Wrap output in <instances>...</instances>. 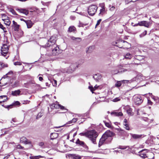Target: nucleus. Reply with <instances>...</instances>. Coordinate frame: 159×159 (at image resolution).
<instances>
[{"label": "nucleus", "instance_id": "obj_10", "mask_svg": "<svg viewBox=\"0 0 159 159\" xmlns=\"http://www.w3.org/2000/svg\"><path fill=\"white\" fill-rule=\"evenodd\" d=\"M20 143H24L25 144H31V142L27 139L25 137H22L20 139Z\"/></svg>", "mask_w": 159, "mask_h": 159}, {"label": "nucleus", "instance_id": "obj_40", "mask_svg": "<svg viewBox=\"0 0 159 159\" xmlns=\"http://www.w3.org/2000/svg\"><path fill=\"white\" fill-rule=\"evenodd\" d=\"M60 52L55 51V50H52V54L53 55L56 56L57 55L60 53Z\"/></svg>", "mask_w": 159, "mask_h": 159}, {"label": "nucleus", "instance_id": "obj_1", "mask_svg": "<svg viewBox=\"0 0 159 159\" xmlns=\"http://www.w3.org/2000/svg\"><path fill=\"white\" fill-rule=\"evenodd\" d=\"M113 133L109 130L106 131L102 135L99 143L100 147L104 143H107L110 142L111 139V137L113 135Z\"/></svg>", "mask_w": 159, "mask_h": 159}, {"label": "nucleus", "instance_id": "obj_22", "mask_svg": "<svg viewBox=\"0 0 159 159\" xmlns=\"http://www.w3.org/2000/svg\"><path fill=\"white\" fill-rule=\"evenodd\" d=\"M2 20L4 21V24L7 25L9 26L11 24V21L10 20L9 17L6 19H2Z\"/></svg>", "mask_w": 159, "mask_h": 159}, {"label": "nucleus", "instance_id": "obj_51", "mask_svg": "<svg viewBox=\"0 0 159 159\" xmlns=\"http://www.w3.org/2000/svg\"><path fill=\"white\" fill-rule=\"evenodd\" d=\"M71 39L73 40H75L76 39H78L79 41H81V39L79 38H75L74 37H72Z\"/></svg>", "mask_w": 159, "mask_h": 159}, {"label": "nucleus", "instance_id": "obj_49", "mask_svg": "<svg viewBox=\"0 0 159 159\" xmlns=\"http://www.w3.org/2000/svg\"><path fill=\"white\" fill-rule=\"evenodd\" d=\"M127 147H128V146H120L118 148L120 149H125L127 148Z\"/></svg>", "mask_w": 159, "mask_h": 159}, {"label": "nucleus", "instance_id": "obj_11", "mask_svg": "<svg viewBox=\"0 0 159 159\" xmlns=\"http://www.w3.org/2000/svg\"><path fill=\"white\" fill-rule=\"evenodd\" d=\"M16 10L19 12L24 14L26 15H27L29 13L28 10L25 9L18 8L16 9Z\"/></svg>", "mask_w": 159, "mask_h": 159}, {"label": "nucleus", "instance_id": "obj_33", "mask_svg": "<svg viewBox=\"0 0 159 159\" xmlns=\"http://www.w3.org/2000/svg\"><path fill=\"white\" fill-rule=\"evenodd\" d=\"M126 111L129 115L130 116L133 115V113L132 112V110L131 108H129L126 110Z\"/></svg>", "mask_w": 159, "mask_h": 159}, {"label": "nucleus", "instance_id": "obj_57", "mask_svg": "<svg viewBox=\"0 0 159 159\" xmlns=\"http://www.w3.org/2000/svg\"><path fill=\"white\" fill-rule=\"evenodd\" d=\"M129 81L128 80H122V83H123V84L127 83L129 82Z\"/></svg>", "mask_w": 159, "mask_h": 159}, {"label": "nucleus", "instance_id": "obj_46", "mask_svg": "<svg viewBox=\"0 0 159 159\" xmlns=\"http://www.w3.org/2000/svg\"><path fill=\"white\" fill-rule=\"evenodd\" d=\"M30 101L28 100H23L21 101V102L23 104H29Z\"/></svg>", "mask_w": 159, "mask_h": 159}, {"label": "nucleus", "instance_id": "obj_61", "mask_svg": "<svg viewBox=\"0 0 159 159\" xmlns=\"http://www.w3.org/2000/svg\"><path fill=\"white\" fill-rule=\"evenodd\" d=\"M77 120V119L76 118H74L72 120V121L73 123H75L76 122Z\"/></svg>", "mask_w": 159, "mask_h": 159}, {"label": "nucleus", "instance_id": "obj_30", "mask_svg": "<svg viewBox=\"0 0 159 159\" xmlns=\"http://www.w3.org/2000/svg\"><path fill=\"white\" fill-rule=\"evenodd\" d=\"M132 55L129 53H127L125 55V58L128 59H130L132 57Z\"/></svg>", "mask_w": 159, "mask_h": 159}, {"label": "nucleus", "instance_id": "obj_50", "mask_svg": "<svg viewBox=\"0 0 159 159\" xmlns=\"http://www.w3.org/2000/svg\"><path fill=\"white\" fill-rule=\"evenodd\" d=\"M120 43H121L122 44H124V45L125 44L126 45L127 44L129 45V43L127 42L126 41H125L124 40H121L120 41Z\"/></svg>", "mask_w": 159, "mask_h": 159}, {"label": "nucleus", "instance_id": "obj_19", "mask_svg": "<svg viewBox=\"0 0 159 159\" xmlns=\"http://www.w3.org/2000/svg\"><path fill=\"white\" fill-rule=\"evenodd\" d=\"M111 114V115H114V116H122L123 115V113L121 112H118L116 111L112 112Z\"/></svg>", "mask_w": 159, "mask_h": 159}, {"label": "nucleus", "instance_id": "obj_14", "mask_svg": "<svg viewBox=\"0 0 159 159\" xmlns=\"http://www.w3.org/2000/svg\"><path fill=\"white\" fill-rule=\"evenodd\" d=\"M132 137L134 139H140L143 137L142 134H130Z\"/></svg>", "mask_w": 159, "mask_h": 159}, {"label": "nucleus", "instance_id": "obj_37", "mask_svg": "<svg viewBox=\"0 0 159 159\" xmlns=\"http://www.w3.org/2000/svg\"><path fill=\"white\" fill-rule=\"evenodd\" d=\"M79 134L81 136H84L88 137V131L86 132L80 133Z\"/></svg>", "mask_w": 159, "mask_h": 159}, {"label": "nucleus", "instance_id": "obj_8", "mask_svg": "<svg viewBox=\"0 0 159 159\" xmlns=\"http://www.w3.org/2000/svg\"><path fill=\"white\" fill-rule=\"evenodd\" d=\"M134 103L136 104H140L143 102V100L140 95H137L134 96Z\"/></svg>", "mask_w": 159, "mask_h": 159}, {"label": "nucleus", "instance_id": "obj_58", "mask_svg": "<svg viewBox=\"0 0 159 159\" xmlns=\"http://www.w3.org/2000/svg\"><path fill=\"white\" fill-rule=\"evenodd\" d=\"M13 74V72L11 71L8 72L7 73L6 75H12Z\"/></svg>", "mask_w": 159, "mask_h": 159}, {"label": "nucleus", "instance_id": "obj_48", "mask_svg": "<svg viewBox=\"0 0 159 159\" xmlns=\"http://www.w3.org/2000/svg\"><path fill=\"white\" fill-rule=\"evenodd\" d=\"M1 15L2 18V19H6L8 18V17L5 14H2Z\"/></svg>", "mask_w": 159, "mask_h": 159}, {"label": "nucleus", "instance_id": "obj_28", "mask_svg": "<svg viewBox=\"0 0 159 159\" xmlns=\"http://www.w3.org/2000/svg\"><path fill=\"white\" fill-rule=\"evenodd\" d=\"M0 28L2 29L4 33H6L7 32L6 28L4 27L3 25L0 22Z\"/></svg>", "mask_w": 159, "mask_h": 159}, {"label": "nucleus", "instance_id": "obj_9", "mask_svg": "<svg viewBox=\"0 0 159 159\" xmlns=\"http://www.w3.org/2000/svg\"><path fill=\"white\" fill-rule=\"evenodd\" d=\"M138 25L139 26H143L148 28L151 25L150 22H148L147 21L145 20L139 22L138 23Z\"/></svg>", "mask_w": 159, "mask_h": 159}, {"label": "nucleus", "instance_id": "obj_44", "mask_svg": "<svg viewBox=\"0 0 159 159\" xmlns=\"http://www.w3.org/2000/svg\"><path fill=\"white\" fill-rule=\"evenodd\" d=\"M42 116H43V114L42 113H41V112L39 113L36 116V119L37 120L39 118H40Z\"/></svg>", "mask_w": 159, "mask_h": 159}, {"label": "nucleus", "instance_id": "obj_34", "mask_svg": "<svg viewBox=\"0 0 159 159\" xmlns=\"http://www.w3.org/2000/svg\"><path fill=\"white\" fill-rule=\"evenodd\" d=\"M135 64H136L135 63L129 64L127 65L126 67H130L131 68H133L134 67L135 65Z\"/></svg>", "mask_w": 159, "mask_h": 159}, {"label": "nucleus", "instance_id": "obj_3", "mask_svg": "<svg viewBox=\"0 0 159 159\" xmlns=\"http://www.w3.org/2000/svg\"><path fill=\"white\" fill-rule=\"evenodd\" d=\"M140 156L143 158L149 157L148 159H153L154 158V154L152 152H148L147 149H143L140 151Z\"/></svg>", "mask_w": 159, "mask_h": 159}, {"label": "nucleus", "instance_id": "obj_21", "mask_svg": "<svg viewBox=\"0 0 159 159\" xmlns=\"http://www.w3.org/2000/svg\"><path fill=\"white\" fill-rule=\"evenodd\" d=\"M101 76L99 74H95L93 76V78L96 81H98L99 80L101 79Z\"/></svg>", "mask_w": 159, "mask_h": 159}, {"label": "nucleus", "instance_id": "obj_32", "mask_svg": "<svg viewBox=\"0 0 159 159\" xmlns=\"http://www.w3.org/2000/svg\"><path fill=\"white\" fill-rule=\"evenodd\" d=\"M7 67V65L2 62H0V69Z\"/></svg>", "mask_w": 159, "mask_h": 159}, {"label": "nucleus", "instance_id": "obj_64", "mask_svg": "<svg viewBox=\"0 0 159 159\" xmlns=\"http://www.w3.org/2000/svg\"><path fill=\"white\" fill-rule=\"evenodd\" d=\"M73 122L72 121V120L69 121L67 123V124H71Z\"/></svg>", "mask_w": 159, "mask_h": 159}, {"label": "nucleus", "instance_id": "obj_27", "mask_svg": "<svg viewBox=\"0 0 159 159\" xmlns=\"http://www.w3.org/2000/svg\"><path fill=\"white\" fill-rule=\"evenodd\" d=\"M94 49V46H91L89 47L88 48V50L86 51V52L88 53L91 52Z\"/></svg>", "mask_w": 159, "mask_h": 159}, {"label": "nucleus", "instance_id": "obj_18", "mask_svg": "<svg viewBox=\"0 0 159 159\" xmlns=\"http://www.w3.org/2000/svg\"><path fill=\"white\" fill-rule=\"evenodd\" d=\"M13 26L14 28V30L16 31H17L18 30L19 27V25H18L16 22L14 20H13Z\"/></svg>", "mask_w": 159, "mask_h": 159}, {"label": "nucleus", "instance_id": "obj_23", "mask_svg": "<svg viewBox=\"0 0 159 159\" xmlns=\"http://www.w3.org/2000/svg\"><path fill=\"white\" fill-rule=\"evenodd\" d=\"M27 27L28 28H31L33 25V24L32 22L30 20H28L25 21Z\"/></svg>", "mask_w": 159, "mask_h": 159}, {"label": "nucleus", "instance_id": "obj_16", "mask_svg": "<svg viewBox=\"0 0 159 159\" xmlns=\"http://www.w3.org/2000/svg\"><path fill=\"white\" fill-rule=\"evenodd\" d=\"M123 124L125 126V128L127 130H129L130 129V128L129 127L128 123L126 119H124Z\"/></svg>", "mask_w": 159, "mask_h": 159}, {"label": "nucleus", "instance_id": "obj_26", "mask_svg": "<svg viewBox=\"0 0 159 159\" xmlns=\"http://www.w3.org/2000/svg\"><path fill=\"white\" fill-rule=\"evenodd\" d=\"M20 104V103L18 101H16L13 103L12 105L8 106L7 108H11L13 106L19 105Z\"/></svg>", "mask_w": 159, "mask_h": 159}, {"label": "nucleus", "instance_id": "obj_5", "mask_svg": "<svg viewBox=\"0 0 159 159\" xmlns=\"http://www.w3.org/2000/svg\"><path fill=\"white\" fill-rule=\"evenodd\" d=\"M98 9V7L95 5H92L88 7V12L91 16L94 15Z\"/></svg>", "mask_w": 159, "mask_h": 159}, {"label": "nucleus", "instance_id": "obj_17", "mask_svg": "<svg viewBox=\"0 0 159 159\" xmlns=\"http://www.w3.org/2000/svg\"><path fill=\"white\" fill-rule=\"evenodd\" d=\"M119 73H122L123 72L126 71L127 70L126 69H124L122 68L121 66H117Z\"/></svg>", "mask_w": 159, "mask_h": 159}, {"label": "nucleus", "instance_id": "obj_55", "mask_svg": "<svg viewBox=\"0 0 159 159\" xmlns=\"http://www.w3.org/2000/svg\"><path fill=\"white\" fill-rule=\"evenodd\" d=\"M16 148L17 149H23L24 148V147L20 145L19 144L17 146Z\"/></svg>", "mask_w": 159, "mask_h": 159}, {"label": "nucleus", "instance_id": "obj_38", "mask_svg": "<svg viewBox=\"0 0 159 159\" xmlns=\"http://www.w3.org/2000/svg\"><path fill=\"white\" fill-rule=\"evenodd\" d=\"M41 157V156H30V159H39Z\"/></svg>", "mask_w": 159, "mask_h": 159}, {"label": "nucleus", "instance_id": "obj_59", "mask_svg": "<svg viewBox=\"0 0 159 159\" xmlns=\"http://www.w3.org/2000/svg\"><path fill=\"white\" fill-rule=\"evenodd\" d=\"M39 146H40L41 147H43V145H44V143L43 142H41L40 143H39Z\"/></svg>", "mask_w": 159, "mask_h": 159}, {"label": "nucleus", "instance_id": "obj_2", "mask_svg": "<svg viewBox=\"0 0 159 159\" xmlns=\"http://www.w3.org/2000/svg\"><path fill=\"white\" fill-rule=\"evenodd\" d=\"M56 41V39L55 37L52 36L50 38L49 40H48L46 44L45 45L43 46V47H47L50 46H52L53 45H55L56 46L55 47V48H54L53 50H55L56 52H60L59 48L55 44Z\"/></svg>", "mask_w": 159, "mask_h": 159}, {"label": "nucleus", "instance_id": "obj_25", "mask_svg": "<svg viewBox=\"0 0 159 159\" xmlns=\"http://www.w3.org/2000/svg\"><path fill=\"white\" fill-rule=\"evenodd\" d=\"M20 90H15L14 91H12V94L14 96H16L19 95L20 93Z\"/></svg>", "mask_w": 159, "mask_h": 159}, {"label": "nucleus", "instance_id": "obj_7", "mask_svg": "<svg viewBox=\"0 0 159 159\" xmlns=\"http://www.w3.org/2000/svg\"><path fill=\"white\" fill-rule=\"evenodd\" d=\"M78 66L76 63H71L70 66L69 68L66 69L65 70L66 72L70 73L73 72L76 69V67H78Z\"/></svg>", "mask_w": 159, "mask_h": 159}, {"label": "nucleus", "instance_id": "obj_13", "mask_svg": "<svg viewBox=\"0 0 159 159\" xmlns=\"http://www.w3.org/2000/svg\"><path fill=\"white\" fill-rule=\"evenodd\" d=\"M69 156L71 159H80L81 158L80 155L75 154H70Z\"/></svg>", "mask_w": 159, "mask_h": 159}, {"label": "nucleus", "instance_id": "obj_62", "mask_svg": "<svg viewBox=\"0 0 159 159\" xmlns=\"http://www.w3.org/2000/svg\"><path fill=\"white\" fill-rule=\"evenodd\" d=\"M152 102L150 100H148V103L149 104L152 105Z\"/></svg>", "mask_w": 159, "mask_h": 159}, {"label": "nucleus", "instance_id": "obj_53", "mask_svg": "<svg viewBox=\"0 0 159 159\" xmlns=\"http://www.w3.org/2000/svg\"><path fill=\"white\" fill-rule=\"evenodd\" d=\"M101 21H102V19H100L98 20V21L97 22V23L96 25V27L98 25H99V24H100Z\"/></svg>", "mask_w": 159, "mask_h": 159}, {"label": "nucleus", "instance_id": "obj_45", "mask_svg": "<svg viewBox=\"0 0 159 159\" xmlns=\"http://www.w3.org/2000/svg\"><path fill=\"white\" fill-rule=\"evenodd\" d=\"M121 98L120 97L116 98L114 99L112 101L115 102H117L118 101H120V100Z\"/></svg>", "mask_w": 159, "mask_h": 159}, {"label": "nucleus", "instance_id": "obj_35", "mask_svg": "<svg viewBox=\"0 0 159 159\" xmlns=\"http://www.w3.org/2000/svg\"><path fill=\"white\" fill-rule=\"evenodd\" d=\"M134 58L139 61H141L143 59V57L140 56H135Z\"/></svg>", "mask_w": 159, "mask_h": 159}, {"label": "nucleus", "instance_id": "obj_20", "mask_svg": "<svg viewBox=\"0 0 159 159\" xmlns=\"http://www.w3.org/2000/svg\"><path fill=\"white\" fill-rule=\"evenodd\" d=\"M58 136V134L56 133H53L51 134L50 137L51 138V139L53 140L57 138Z\"/></svg>", "mask_w": 159, "mask_h": 159}, {"label": "nucleus", "instance_id": "obj_43", "mask_svg": "<svg viewBox=\"0 0 159 159\" xmlns=\"http://www.w3.org/2000/svg\"><path fill=\"white\" fill-rule=\"evenodd\" d=\"M119 72L118 70V69L117 67V69L112 70V73L113 74H116L117 73H119Z\"/></svg>", "mask_w": 159, "mask_h": 159}, {"label": "nucleus", "instance_id": "obj_31", "mask_svg": "<svg viewBox=\"0 0 159 159\" xmlns=\"http://www.w3.org/2000/svg\"><path fill=\"white\" fill-rule=\"evenodd\" d=\"M98 86H97V85H96L94 87V88H93V87L92 86H89V88L90 89L91 91L92 92V93H93V91H94L95 89H96L98 88Z\"/></svg>", "mask_w": 159, "mask_h": 159}, {"label": "nucleus", "instance_id": "obj_39", "mask_svg": "<svg viewBox=\"0 0 159 159\" xmlns=\"http://www.w3.org/2000/svg\"><path fill=\"white\" fill-rule=\"evenodd\" d=\"M103 122L107 127L109 128H111V125L109 123L107 122L104 120L103 121Z\"/></svg>", "mask_w": 159, "mask_h": 159}, {"label": "nucleus", "instance_id": "obj_47", "mask_svg": "<svg viewBox=\"0 0 159 159\" xmlns=\"http://www.w3.org/2000/svg\"><path fill=\"white\" fill-rule=\"evenodd\" d=\"M53 86L54 87L56 86L57 85V81L56 80H53L52 81H51Z\"/></svg>", "mask_w": 159, "mask_h": 159}, {"label": "nucleus", "instance_id": "obj_6", "mask_svg": "<svg viewBox=\"0 0 159 159\" xmlns=\"http://www.w3.org/2000/svg\"><path fill=\"white\" fill-rule=\"evenodd\" d=\"M9 47V45L7 44H4L2 47L1 53L4 57H5L7 53Z\"/></svg>", "mask_w": 159, "mask_h": 159}, {"label": "nucleus", "instance_id": "obj_56", "mask_svg": "<svg viewBox=\"0 0 159 159\" xmlns=\"http://www.w3.org/2000/svg\"><path fill=\"white\" fill-rule=\"evenodd\" d=\"M83 147H84L86 149H88V147L86 145V144L84 143V144L82 146Z\"/></svg>", "mask_w": 159, "mask_h": 159}, {"label": "nucleus", "instance_id": "obj_60", "mask_svg": "<svg viewBox=\"0 0 159 159\" xmlns=\"http://www.w3.org/2000/svg\"><path fill=\"white\" fill-rule=\"evenodd\" d=\"M16 118H13L12 119L11 122L12 123V121L14 122H16Z\"/></svg>", "mask_w": 159, "mask_h": 159}, {"label": "nucleus", "instance_id": "obj_29", "mask_svg": "<svg viewBox=\"0 0 159 159\" xmlns=\"http://www.w3.org/2000/svg\"><path fill=\"white\" fill-rule=\"evenodd\" d=\"M76 143L77 144H79L80 146H82L84 144V142L82 141H80L79 139H78L77 140H76Z\"/></svg>", "mask_w": 159, "mask_h": 159}, {"label": "nucleus", "instance_id": "obj_24", "mask_svg": "<svg viewBox=\"0 0 159 159\" xmlns=\"http://www.w3.org/2000/svg\"><path fill=\"white\" fill-rule=\"evenodd\" d=\"M76 30V29L74 26H70L69 28L68 31L70 33L74 32Z\"/></svg>", "mask_w": 159, "mask_h": 159}, {"label": "nucleus", "instance_id": "obj_36", "mask_svg": "<svg viewBox=\"0 0 159 159\" xmlns=\"http://www.w3.org/2000/svg\"><path fill=\"white\" fill-rule=\"evenodd\" d=\"M122 83V80L120 81H118L115 84V86L117 87H119L121 85Z\"/></svg>", "mask_w": 159, "mask_h": 159}, {"label": "nucleus", "instance_id": "obj_4", "mask_svg": "<svg viewBox=\"0 0 159 159\" xmlns=\"http://www.w3.org/2000/svg\"><path fill=\"white\" fill-rule=\"evenodd\" d=\"M98 135V133L94 130L88 131V138L94 144L96 143V139Z\"/></svg>", "mask_w": 159, "mask_h": 159}, {"label": "nucleus", "instance_id": "obj_41", "mask_svg": "<svg viewBox=\"0 0 159 159\" xmlns=\"http://www.w3.org/2000/svg\"><path fill=\"white\" fill-rule=\"evenodd\" d=\"M55 107H56V108H59V107L61 109H64L65 108V107H64L62 106L61 105H55L54 106Z\"/></svg>", "mask_w": 159, "mask_h": 159}, {"label": "nucleus", "instance_id": "obj_15", "mask_svg": "<svg viewBox=\"0 0 159 159\" xmlns=\"http://www.w3.org/2000/svg\"><path fill=\"white\" fill-rule=\"evenodd\" d=\"M117 130L118 131V134L119 135L121 136H123L125 135L126 132L124 130L120 129H118Z\"/></svg>", "mask_w": 159, "mask_h": 159}, {"label": "nucleus", "instance_id": "obj_42", "mask_svg": "<svg viewBox=\"0 0 159 159\" xmlns=\"http://www.w3.org/2000/svg\"><path fill=\"white\" fill-rule=\"evenodd\" d=\"M10 11L14 15H17L16 11L12 8H11Z\"/></svg>", "mask_w": 159, "mask_h": 159}, {"label": "nucleus", "instance_id": "obj_54", "mask_svg": "<svg viewBox=\"0 0 159 159\" xmlns=\"http://www.w3.org/2000/svg\"><path fill=\"white\" fill-rule=\"evenodd\" d=\"M15 65H21V62L18 61L14 63Z\"/></svg>", "mask_w": 159, "mask_h": 159}, {"label": "nucleus", "instance_id": "obj_12", "mask_svg": "<svg viewBox=\"0 0 159 159\" xmlns=\"http://www.w3.org/2000/svg\"><path fill=\"white\" fill-rule=\"evenodd\" d=\"M101 8H102L100 10V12L99 14V15L100 16H102L106 13V10L105 7L103 4L102 5V6H101Z\"/></svg>", "mask_w": 159, "mask_h": 159}, {"label": "nucleus", "instance_id": "obj_52", "mask_svg": "<svg viewBox=\"0 0 159 159\" xmlns=\"http://www.w3.org/2000/svg\"><path fill=\"white\" fill-rule=\"evenodd\" d=\"M19 84V81L18 80H16L14 83V85L15 87L18 86Z\"/></svg>", "mask_w": 159, "mask_h": 159}, {"label": "nucleus", "instance_id": "obj_63", "mask_svg": "<svg viewBox=\"0 0 159 159\" xmlns=\"http://www.w3.org/2000/svg\"><path fill=\"white\" fill-rule=\"evenodd\" d=\"M39 80L40 81H42L43 80V78L42 77L40 76L39 77Z\"/></svg>", "mask_w": 159, "mask_h": 159}]
</instances>
